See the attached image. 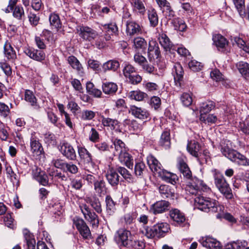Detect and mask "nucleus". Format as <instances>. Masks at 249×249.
Returning <instances> with one entry per match:
<instances>
[{
  "label": "nucleus",
  "mask_w": 249,
  "mask_h": 249,
  "mask_svg": "<svg viewBox=\"0 0 249 249\" xmlns=\"http://www.w3.org/2000/svg\"><path fill=\"white\" fill-rule=\"evenodd\" d=\"M214 184L219 192L228 199L233 198L231 189L223 175L219 172H215L213 175Z\"/></svg>",
  "instance_id": "nucleus-2"
},
{
  "label": "nucleus",
  "mask_w": 249,
  "mask_h": 249,
  "mask_svg": "<svg viewBox=\"0 0 249 249\" xmlns=\"http://www.w3.org/2000/svg\"><path fill=\"white\" fill-rule=\"evenodd\" d=\"M67 60L68 63L76 71L78 74H82L84 73L83 68L76 57L71 55L68 58Z\"/></svg>",
  "instance_id": "nucleus-31"
},
{
  "label": "nucleus",
  "mask_w": 249,
  "mask_h": 249,
  "mask_svg": "<svg viewBox=\"0 0 249 249\" xmlns=\"http://www.w3.org/2000/svg\"><path fill=\"white\" fill-rule=\"evenodd\" d=\"M106 203L107 213L109 215L112 214L115 210V203L110 196H106Z\"/></svg>",
  "instance_id": "nucleus-51"
},
{
  "label": "nucleus",
  "mask_w": 249,
  "mask_h": 249,
  "mask_svg": "<svg viewBox=\"0 0 249 249\" xmlns=\"http://www.w3.org/2000/svg\"><path fill=\"white\" fill-rule=\"evenodd\" d=\"M177 166L183 177L189 181H191L194 178L192 172L182 157H178L177 159Z\"/></svg>",
  "instance_id": "nucleus-9"
},
{
  "label": "nucleus",
  "mask_w": 249,
  "mask_h": 249,
  "mask_svg": "<svg viewBox=\"0 0 249 249\" xmlns=\"http://www.w3.org/2000/svg\"><path fill=\"white\" fill-rule=\"evenodd\" d=\"M233 1L240 15L244 16L245 14L244 0H233Z\"/></svg>",
  "instance_id": "nucleus-57"
},
{
  "label": "nucleus",
  "mask_w": 249,
  "mask_h": 249,
  "mask_svg": "<svg viewBox=\"0 0 249 249\" xmlns=\"http://www.w3.org/2000/svg\"><path fill=\"white\" fill-rule=\"evenodd\" d=\"M80 208L85 218L89 221L93 226L97 227L99 224L97 215L94 212H92L89 207L86 204H81Z\"/></svg>",
  "instance_id": "nucleus-7"
},
{
  "label": "nucleus",
  "mask_w": 249,
  "mask_h": 249,
  "mask_svg": "<svg viewBox=\"0 0 249 249\" xmlns=\"http://www.w3.org/2000/svg\"><path fill=\"white\" fill-rule=\"evenodd\" d=\"M147 55L150 62L153 59L158 58L160 54V48L158 43L151 40L149 41Z\"/></svg>",
  "instance_id": "nucleus-13"
},
{
  "label": "nucleus",
  "mask_w": 249,
  "mask_h": 249,
  "mask_svg": "<svg viewBox=\"0 0 249 249\" xmlns=\"http://www.w3.org/2000/svg\"><path fill=\"white\" fill-rule=\"evenodd\" d=\"M188 151L193 156L199 158L201 154V147L200 144L195 141H191L187 145Z\"/></svg>",
  "instance_id": "nucleus-23"
},
{
  "label": "nucleus",
  "mask_w": 249,
  "mask_h": 249,
  "mask_svg": "<svg viewBox=\"0 0 249 249\" xmlns=\"http://www.w3.org/2000/svg\"><path fill=\"white\" fill-rule=\"evenodd\" d=\"M73 222L83 238L89 239L91 238L89 229L82 219L75 217L73 219Z\"/></svg>",
  "instance_id": "nucleus-6"
},
{
  "label": "nucleus",
  "mask_w": 249,
  "mask_h": 249,
  "mask_svg": "<svg viewBox=\"0 0 249 249\" xmlns=\"http://www.w3.org/2000/svg\"><path fill=\"white\" fill-rule=\"evenodd\" d=\"M148 17L150 25L152 27H156L158 24L159 18L157 12L154 9L148 10Z\"/></svg>",
  "instance_id": "nucleus-46"
},
{
  "label": "nucleus",
  "mask_w": 249,
  "mask_h": 249,
  "mask_svg": "<svg viewBox=\"0 0 249 249\" xmlns=\"http://www.w3.org/2000/svg\"><path fill=\"white\" fill-rule=\"evenodd\" d=\"M101 118L102 124L104 126L107 127L110 130L120 131L119 123L117 120L106 118L104 116H102Z\"/></svg>",
  "instance_id": "nucleus-24"
},
{
  "label": "nucleus",
  "mask_w": 249,
  "mask_h": 249,
  "mask_svg": "<svg viewBox=\"0 0 249 249\" xmlns=\"http://www.w3.org/2000/svg\"><path fill=\"white\" fill-rule=\"evenodd\" d=\"M113 145L115 149V151L114 152L115 156L118 155L119 153H121L126 149L125 147V144L121 140L115 139L113 142Z\"/></svg>",
  "instance_id": "nucleus-47"
},
{
  "label": "nucleus",
  "mask_w": 249,
  "mask_h": 249,
  "mask_svg": "<svg viewBox=\"0 0 249 249\" xmlns=\"http://www.w3.org/2000/svg\"><path fill=\"white\" fill-rule=\"evenodd\" d=\"M158 176L161 178L163 180L173 185L176 184L178 181V177L176 174L168 172L164 169Z\"/></svg>",
  "instance_id": "nucleus-26"
},
{
  "label": "nucleus",
  "mask_w": 249,
  "mask_h": 249,
  "mask_svg": "<svg viewBox=\"0 0 249 249\" xmlns=\"http://www.w3.org/2000/svg\"><path fill=\"white\" fill-rule=\"evenodd\" d=\"M213 40L218 49H223L228 45L227 39L222 36L216 34L213 36Z\"/></svg>",
  "instance_id": "nucleus-35"
},
{
  "label": "nucleus",
  "mask_w": 249,
  "mask_h": 249,
  "mask_svg": "<svg viewBox=\"0 0 249 249\" xmlns=\"http://www.w3.org/2000/svg\"><path fill=\"white\" fill-rule=\"evenodd\" d=\"M215 107V104L212 101H207L202 103L200 107V115H204L209 113Z\"/></svg>",
  "instance_id": "nucleus-42"
},
{
  "label": "nucleus",
  "mask_w": 249,
  "mask_h": 249,
  "mask_svg": "<svg viewBox=\"0 0 249 249\" xmlns=\"http://www.w3.org/2000/svg\"><path fill=\"white\" fill-rule=\"evenodd\" d=\"M169 215L171 219L178 225L184 226L187 224L184 214L177 209L171 210Z\"/></svg>",
  "instance_id": "nucleus-10"
},
{
  "label": "nucleus",
  "mask_w": 249,
  "mask_h": 249,
  "mask_svg": "<svg viewBox=\"0 0 249 249\" xmlns=\"http://www.w3.org/2000/svg\"><path fill=\"white\" fill-rule=\"evenodd\" d=\"M180 100L182 104L185 107H189L193 102L192 96L188 93H183L180 96Z\"/></svg>",
  "instance_id": "nucleus-60"
},
{
  "label": "nucleus",
  "mask_w": 249,
  "mask_h": 249,
  "mask_svg": "<svg viewBox=\"0 0 249 249\" xmlns=\"http://www.w3.org/2000/svg\"><path fill=\"white\" fill-rule=\"evenodd\" d=\"M154 230L156 237L160 238L164 236L165 234L170 230V226L167 223H160L154 225Z\"/></svg>",
  "instance_id": "nucleus-25"
},
{
  "label": "nucleus",
  "mask_w": 249,
  "mask_h": 249,
  "mask_svg": "<svg viewBox=\"0 0 249 249\" xmlns=\"http://www.w3.org/2000/svg\"><path fill=\"white\" fill-rule=\"evenodd\" d=\"M159 143V145L165 149H168L170 147L171 139L169 131H165L161 134Z\"/></svg>",
  "instance_id": "nucleus-32"
},
{
  "label": "nucleus",
  "mask_w": 249,
  "mask_h": 249,
  "mask_svg": "<svg viewBox=\"0 0 249 249\" xmlns=\"http://www.w3.org/2000/svg\"><path fill=\"white\" fill-rule=\"evenodd\" d=\"M135 174L138 177H142L143 172L145 170V165L142 162H139L136 163L135 165Z\"/></svg>",
  "instance_id": "nucleus-56"
},
{
  "label": "nucleus",
  "mask_w": 249,
  "mask_h": 249,
  "mask_svg": "<svg viewBox=\"0 0 249 249\" xmlns=\"http://www.w3.org/2000/svg\"><path fill=\"white\" fill-rule=\"evenodd\" d=\"M128 97L131 100L142 101L147 97V94L140 90L131 91L128 93Z\"/></svg>",
  "instance_id": "nucleus-36"
},
{
  "label": "nucleus",
  "mask_w": 249,
  "mask_h": 249,
  "mask_svg": "<svg viewBox=\"0 0 249 249\" xmlns=\"http://www.w3.org/2000/svg\"><path fill=\"white\" fill-rule=\"evenodd\" d=\"M131 5L133 10L139 12L142 15H144L146 9L141 0H132Z\"/></svg>",
  "instance_id": "nucleus-44"
},
{
  "label": "nucleus",
  "mask_w": 249,
  "mask_h": 249,
  "mask_svg": "<svg viewBox=\"0 0 249 249\" xmlns=\"http://www.w3.org/2000/svg\"><path fill=\"white\" fill-rule=\"evenodd\" d=\"M117 234L120 245L124 247L129 246L132 241L130 232L126 230L120 229Z\"/></svg>",
  "instance_id": "nucleus-17"
},
{
  "label": "nucleus",
  "mask_w": 249,
  "mask_h": 249,
  "mask_svg": "<svg viewBox=\"0 0 249 249\" xmlns=\"http://www.w3.org/2000/svg\"><path fill=\"white\" fill-rule=\"evenodd\" d=\"M102 89L105 94H113L117 91L118 86L116 84L114 83L106 82L103 84Z\"/></svg>",
  "instance_id": "nucleus-40"
},
{
  "label": "nucleus",
  "mask_w": 249,
  "mask_h": 249,
  "mask_svg": "<svg viewBox=\"0 0 249 249\" xmlns=\"http://www.w3.org/2000/svg\"><path fill=\"white\" fill-rule=\"evenodd\" d=\"M135 71V68L130 64H126L123 69L124 75L126 78H129Z\"/></svg>",
  "instance_id": "nucleus-64"
},
{
  "label": "nucleus",
  "mask_w": 249,
  "mask_h": 249,
  "mask_svg": "<svg viewBox=\"0 0 249 249\" xmlns=\"http://www.w3.org/2000/svg\"><path fill=\"white\" fill-rule=\"evenodd\" d=\"M86 202L89 204L91 207L97 213H101L102 211L101 205L99 199L95 196L87 197Z\"/></svg>",
  "instance_id": "nucleus-29"
},
{
  "label": "nucleus",
  "mask_w": 249,
  "mask_h": 249,
  "mask_svg": "<svg viewBox=\"0 0 249 249\" xmlns=\"http://www.w3.org/2000/svg\"><path fill=\"white\" fill-rule=\"evenodd\" d=\"M25 100L29 102L34 108L38 109L39 106L37 104V99L33 92L30 90H26L24 93Z\"/></svg>",
  "instance_id": "nucleus-33"
},
{
  "label": "nucleus",
  "mask_w": 249,
  "mask_h": 249,
  "mask_svg": "<svg viewBox=\"0 0 249 249\" xmlns=\"http://www.w3.org/2000/svg\"><path fill=\"white\" fill-rule=\"evenodd\" d=\"M155 227L154 226L152 227L146 226L144 228L143 230L142 231V232L144 234L147 238H152L156 236V233L154 231Z\"/></svg>",
  "instance_id": "nucleus-62"
},
{
  "label": "nucleus",
  "mask_w": 249,
  "mask_h": 249,
  "mask_svg": "<svg viewBox=\"0 0 249 249\" xmlns=\"http://www.w3.org/2000/svg\"><path fill=\"white\" fill-rule=\"evenodd\" d=\"M49 20L51 25L54 26L56 29H59L61 27L62 23L57 14H51L49 17Z\"/></svg>",
  "instance_id": "nucleus-50"
},
{
  "label": "nucleus",
  "mask_w": 249,
  "mask_h": 249,
  "mask_svg": "<svg viewBox=\"0 0 249 249\" xmlns=\"http://www.w3.org/2000/svg\"><path fill=\"white\" fill-rule=\"evenodd\" d=\"M30 146L31 151L35 155L39 156L43 153V148L41 143L35 138H31Z\"/></svg>",
  "instance_id": "nucleus-30"
},
{
  "label": "nucleus",
  "mask_w": 249,
  "mask_h": 249,
  "mask_svg": "<svg viewBox=\"0 0 249 249\" xmlns=\"http://www.w3.org/2000/svg\"><path fill=\"white\" fill-rule=\"evenodd\" d=\"M135 218L134 213L133 212H130L124 214L122 218V220L123 222H124V225L127 226L133 223Z\"/></svg>",
  "instance_id": "nucleus-55"
},
{
  "label": "nucleus",
  "mask_w": 249,
  "mask_h": 249,
  "mask_svg": "<svg viewBox=\"0 0 249 249\" xmlns=\"http://www.w3.org/2000/svg\"><path fill=\"white\" fill-rule=\"evenodd\" d=\"M78 167L71 162H66L63 171L66 173H70L72 174H75L78 172Z\"/></svg>",
  "instance_id": "nucleus-54"
},
{
  "label": "nucleus",
  "mask_w": 249,
  "mask_h": 249,
  "mask_svg": "<svg viewBox=\"0 0 249 249\" xmlns=\"http://www.w3.org/2000/svg\"><path fill=\"white\" fill-rule=\"evenodd\" d=\"M106 177L108 182L111 186H115L118 184L120 177L116 170L113 168H109L106 173Z\"/></svg>",
  "instance_id": "nucleus-21"
},
{
  "label": "nucleus",
  "mask_w": 249,
  "mask_h": 249,
  "mask_svg": "<svg viewBox=\"0 0 249 249\" xmlns=\"http://www.w3.org/2000/svg\"><path fill=\"white\" fill-rule=\"evenodd\" d=\"M102 26L107 33H111L112 35H118V28L115 22H111L110 23L102 25Z\"/></svg>",
  "instance_id": "nucleus-48"
},
{
  "label": "nucleus",
  "mask_w": 249,
  "mask_h": 249,
  "mask_svg": "<svg viewBox=\"0 0 249 249\" xmlns=\"http://www.w3.org/2000/svg\"><path fill=\"white\" fill-rule=\"evenodd\" d=\"M170 203L166 200H160L155 202L152 205L151 210L155 214L163 213L169 209Z\"/></svg>",
  "instance_id": "nucleus-16"
},
{
  "label": "nucleus",
  "mask_w": 249,
  "mask_h": 249,
  "mask_svg": "<svg viewBox=\"0 0 249 249\" xmlns=\"http://www.w3.org/2000/svg\"><path fill=\"white\" fill-rule=\"evenodd\" d=\"M196 206L199 210L205 212H217L221 207L218 202L215 199L203 196H197L195 199Z\"/></svg>",
  "instance_id": "nucleus-1"
},
{
  "label": "nucleus",
  "mask_w": 249,
  "mask_h": 249,
  "mask_svg": "<svg viewBox=\"0 0 249 249\" xmlns=\"http://www.w3.org/2000/svg\"><path fill=\"white\" fill-rule=\"evenodd\" d=\"M128 112L135 118L141 120L147 119L150 115L149 112L146 109L138 107L135 105L130 106Z\"/></svg>",
  "instance_id": "nucleus-11"
},
{
  "label": "nucleus",
  "mask_w": 249,
  "mask_h": 249,
  "mask_svg": "<svg viewBox=\"0 0 249 249\" xmlns=\"http://www.w3.org/2000/svg\"><path fill=\"white\" fill-rule=\"evenodd\" d=\"M234 41L240 48L249 53V42L246 43L241 38L237 36L234 38Z\"/></svg>",
  "instance_id": "nucleus-52"
},
{
  "label": "nucleus",
  "mask_w": 249,
  "mask_h": 249,
  "mask_svg": "<svg viewBox=\"0 0 249 249\" xmlns=\"http://www.w3.org/2000/svg\"><path fill=\"white\" fill-rule=\"evenodd\" d=\"M171 24L174 26L175 30L179 31H184L187 25L184 21L179 18H175L171 19Z\"/></svg>",
  "instance_id": "nucleus-41"
},
{
  "label": "nucleus",
  "mask_w": 249,
  "mask_h": 249,
  "mask_svg": "<svg viewBox=\"0 0 249 249\" xmlns=\"http://www.w3.org/2000/svg\"><path fill=\"white\" fill-rule=\"evenodd\" d=\"M159 193L163 198H173L174 193L172 192L171 188L166 185H161L159 188Z\"/></svg>",
  "instance_id": "nucleus-39"
},
{
  "label": "nucleus",
  "mask_w": 249,
  "mask_h": 249,
  "mask_svg": "<svg viewBox=\"0 0 249 249\" xmlns=\"http://www.w3.org/2000/svg\"><path fill=\"white\" fill-rule=\"evenodd\" d=\"M116 156L119 157V159L121 162L124 163L129 169H132L133 165V159L126 152V149Z\"/></svg>",
  "instance_id": "nucleus-28"
},
{
  "label": "nucleus",
  "mask_w": 249,
  "mask_h": 249,
  "mask_svg": "<svg viewBox=\"0 0 249 249\" xmlns=\"http://www.w3.org/2000/svg\"><path fill=\"white\" fill-rule=\"evenodd\" d=\"M159 40L160 45L166 51H171L173 45L166 35L164 34L160 35Z\"/></svg>",
  "instance_id": "nucleus-37"
},
{
  "label": "nucleus",
  "mask_w": 249,
  "mask_h": 249,
  "mask_svg": "<svg viewBox=\"0 0 249 249\" xmlns=\"http://www.w3.org/2000/svg\"><path fill=\"white\" fill-rule=\"evenodd\" d=\"M134 46L137 49L145 50L147 47V42L142 37H137L133 40Z\"/></svg>",
  "instance_id": "nucleus-49"
},
{
  "label": "nucleus",
  "mask_w": 249,
  "mask_h": 249,
  "mask_svg": "<svg viewBox=\"0 0 249 249\" xmlns=\"http://www.w3.org/2000/svg\"><path fill=\"white\" fill-rule=\"evenodd\" d=\"M120 64L118 61L110 60L105 63L103 65V69L105 72L107 71H116L119 67Z\"/></svg>",
  "instance_id": "nucleus-43"
},
{
  "label": "nucleus",
  "mask_w": 249,
  "mask_h": 249,
  "mask_svg": "<svg viewBox=\"0 0 249 249\" xmlns=\"http://www.w3.org/2000/svg\"><path fill=\"white\" fill-rule=\"evenodd\" d=\"M236 66L242 75L245 78H249V64L248 63L241 61L238 62Z\"/></svg>",
  "instance_id": "nucleus-45"
},
{
  "label": "nucleus",
  "mask_w": 249,
  "mask_h": 249,
  "mask_svg": "<svg viewBox=\"0 0 249 249\" xmlns=\"http://www.w3.org/2000/svg\"><path fill=\"white\" fill-rule=\"evenodd\" d=\"M221 152L224 156L238 165L244 166L249 165V160L244 155L229 148L227 145H221Z\"/></svg>",
  "instance_id": "nucleus-3"
},
{
  "label": "nucleus",
  "mask_w": 249,
  "mask_h": 249,
  "mask_svg": "<svg viewBox=\"0 0 249 249\" xmlns=\"http://www.w3.org/2000/svg\"><path fill=\"white\" fill-rule=\"evenodd\" d=\"M94 188L96 193L100 196L105 195L107 192L105 181L100 178H99L94 185Z\"/></svg>",
  "instance_id": "nucleus-34"
},
{
  "label": "nucleus",
  "mask_w": 249,
  "mask_h": 249,
  "mask_svg": "<svg viewBox=\"0 0 249 249\" xmlns=\"http://www.w3.org/2000/svg\"><path fill=\"white\" fill-rule=\"evenodd\" d=\"M186 190L191 194H196L197 191L208 192L210 188L203 182V180L194 177L191 181L189 182Z\"/></svg>",
  "instance_id": "nucleus-4"
},
{
  "label": "nucleus",
  "mask_w": 249,
  "mask_h": 249,
  "mask_svg": "<svg viewBox=\"0 0 249 249\" xmlns=\"http://www.w3.org/2000/svg\"><path fill=\"white\" fill-rule=\"evenodd\" d=\"M188 66L190 69L194 71H199L203 67V65L201 63L195 60L190 61L188 63Z\"/></svg>",
  "instance_id": "nucleus-63"
},
{
  "label": "nucleus",
  "mask_w": 249,
  "mask_h": 249,
  "mask_svg": "<svg viewBox=\"0 0 249 249\" xmlns=\"http://www.w3.org/2000/svg\"><path fill=\"white\" fill-rule=\"evenodd\" d=\"M34 177L40 184L46 186L48 184V178L47 175L44 172L41 171L40 169H36V172L34 174Z\"/></svg>",
  "instance_id": "nucleus-38"
},
{
  "label": "nucleus",
  "mask_w": 249,
  "mask_h": 249,
  "mask_svg": "<svg viewBox=\"0 0 249 249\" xmlns=\"http://www.w3.org/2000/svg\"><path fill=\"white\" fill-rule=\"evenodd\" d=\"M147 162L151 170L155 175L159 176L164 170L161 168V164L152 155L147 157Z\"/></svg>",
  "instance_id": "nucleus-15"
},
{
  "label": "nucleus",
  "mask_w": 249,
  "mask_h": 249,
  "mask_svg": "<svg viewBox=\"0 0 249 249\" xmlns=\"http://www.w3.org/2000/svg\"><path fill=\"white\" fill-rule=\"evenodd\" d=\"M172 73L176 86L181 87L184 71L180 64L177 63L174 64Z\"/></svg>",
  "instance_id": "nucleus-18"
},
{
  "label": "nucleus",
  "mask_w": 249,
  "mask_h": 249,
  "mask_svg": "<svg viewBox=\"0 0 249 249\" xmlns=\"http://www.w3.org/2000/svg\"><path fill=\"white\" fill-rule=\"evenodd\" d=\"M200 120L205 124H213L215 123L217 121V117L213 114H209L208 115H206V114L204 115H200Z\"/></svg>",
  "instance_id": "nucleus-58"
},
{
  "label": "nucleus",
  "mask_w": 249,
  "mask_h": 249,
  "mask_svg": "<svg viewBox=\"0 0 249 249\" xmlns=\"http://www.w3.org/2000/svg\"><path fill=\"white\" fill-rule=\"evenodd\" d=\"M60 151L62 155L69 160H75L76 158L75 151L73 147L68 142L61 143Z\"/></svg>",
  "instance_id": "nucleus-12"
},
{
  "label": "nucleus",
  "mask_w": 249,
  "mask_h": 249,
  "mask_svg": "<svg viewBox=\"0 0 249 249\" xmlns=\"http://www.w3.org/2000/svg\"><path fill=\"white\" fill-rule=\"evenodd\" d=\"M3 50L5 57L10 61L14 62L17 57L16 53L8 40L5 41Z\"/></svg>",
  "instance_id": "nucleus-19"
},
{
  "label": "nucleus",
  "mask_w": 249,
  "mask_h": 249,
  "mask_svg": "<svg viewBox=\"0 0 249 249\" xmlns=\"http://www.w3.org/2000/svg\"><path fill=\"white\" fill-rule=\"evenodd\" d=\"M126 32L128 36H133L142 33V29L139 24L133 21H127L126 23Z\"/></svg>",
  "instance_id": "nucleus-22"
},
{
  "label": "nucleus",
  "mask_w": 249,
  "mask_h": 249,
  "mask_svg": "<svg viewBox=\"0 0 249 249\" xmlns=\"http://www.w3.org/2000/svg\"><path fill=\"white\" fill-rule=\"evenodd\" d=\"M79 156L83 162L85 167L88 171L94 167V163L91 154L84 147H78Z\"/></svg>",
  "instance_id": "nucleus-5"
},
{
  "label": "nucleus",
  "mask_w": 249,
  "mask_h": 249,
  "mask_svg": "<svg viewBox=\"0 0 249 249\" xmlns=\"http://www.w3.org/2000/svg\"><path fill=\"white\" fill-rule=\"evenodd\" d=\"M200 242L203 247L210 249H220L221 248L220 242L210 236L202 238Z\"/></svg>",
  "instance_id": "nucleus-20"
},
{
  "label": "nucleus",
  "mask_w": 249,
  "mask_h": 249,
  "mask_svg": "<svg viewBox=\"0 0 249 249\" xmlns=\"http://www.w3.org/2000/svg\"><path fill=\"white\" fill-rule=\"evenodd\" d=\"M12 11L13 16L18 20H22L25 17V13L23 7L21 5H17L12 8V9L6 8V13H10Z\"/></svg>",
  "instance_id": "nucleus-27"
},
{
  "label": "nucleus",
  "mask_w": 249,
  "mask_h": 249,
  "mask_svg": "<svg viewBox=\"0 0 249 249\" xmlns=\"http://www.w3.org/2000/svg\"><path fill=\"white\" fill-rule=\"evenodd\" d=\"M0 68L7 77L10 76L12 75V68L7 62H0Z\"/></svg>",
  "instance_id": "nucleus-61"
},
{
  "label": "nucleus",
  "mask_w": 249,
  "mask_h": 249,
  "mask_svg": "<svg viewBox=\"0 0 249 249\" xmlns=\"http://www.w3.org/2000/svg\"><path fill=\"white\" fill-rule=\"evenodd\" d=\"M77 30L79 36L86 41H91L98 35L95 30L88 26H80Z\"/></svg>",
  "instance_id": "nucleus-8"
},
{
  "label": "nucleus",
  "mask_w": 249,
  "mask_h": 249,
  "mask_svg": "<svg viewBox=\"0 0 249 249\" xmlns=\"http://www.w3.org/2000/svg\"><path fill=\"white\" fill-rule=\"evenodd\" d=\"M44 140L49 145H54L56 144V140L55 135L50 132L44 134Z\"/></svg>",
  "instance_id": "nucleus-59"
},
{
  "label": "nucleus",
  "mask_w": 249,
  "mask_h": 249,
  "mask_svg": "<svg viewBox=\"0 0 249 249\" xmlns=\"http://www.w3.org/2000/svg\"><path fill=\"white\" fill-rule=\"evenodd\" d=\"M24 52L31 59L39 62L45 60L46 57L45 53L42 51L33 48H26L24 50Z\"/></svg>",
  "instance_id": "nucleus-14"
},
{
  "label": "nucleus",
  "mask_w": 249,
  "mask_h": 249,
  "mask_svg": "<svg viewBox=\"0 0 249 249\" xmlns=\"http://www.w3.org/2000/svg\"><path fill=\"white\" fill-rule=\"evenodd\" d=\"M211 78L216 82H220L224 80V76L220 71L217 69L213 70L210 72Z\"/></svg>",
  "instance_id": "nucleus-53"
}]
</instances>
